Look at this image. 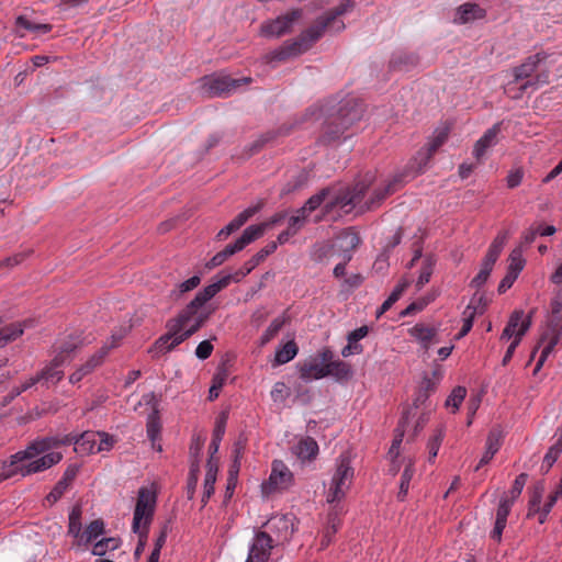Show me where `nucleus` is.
I'll use <instances>...</instances> for the list:
<instances>
[{
  "label": "nucleus",
  "mask_w": 562,
  "mask_h": 562,
  "mask_svg": "<svg viewBox=\"0 0 562 562\" xmlns=\"http://www.w3.org/2000/svg\"><path fill=\"white\" fill-rule=\"evenodd\" d=\"M229 284L231 278L222 277L217 282L198 292L195 297L176 317L167 322V333L155 341L149 352L157 357L170 352L195 334L209 317V314L201 311L203 305Z\"/></svg>",
  "instance_id": "nucleus-1"
},
{
  "label": "nucleus",
  "mask_w": 562,
  "mask_h": 562,
  "mask_svg": "<svg viewBox=\"0 0 562 562\" xmlns=\"http://www.w3.org/2000/svg\"><path fill=\"white\" fill-rule=\"evenodd\" d=\"M60 442L55 438L40 437L31 441L24 450L0 461V483L16 474L29 476L59 463L63 454L54 451V446Z\"/></svg>",
  "instance_id": "nucleus-2"
},
{
  "label": "nucleus",
  "mask_w": 562,
  "mask_h": 562,
  "mask_svg": "<svg viewBox=\"0 0 562 562\" xmlns=\"http://www.w3.org/2000/svg\"><path fill=\"white\" fill-rule=\"evenodd\" d=\"M353 7L355 2L352 0H342L337 7L319 16L307 30L302 32L296 40L285 42L280 49L274 52L273 59L285 60L305 53L327 29H331L335 32L344 30L345 24L341 20H338V18L350 12Z\"/></svg>",
  "instance_id": "nucleus-3"
},
{
  "label": "nucleus",
  "mask_w": 562,
  "mask_h": 562,
  "mask_svg": "<svg viewBox=\"0 0 562 562\" xmlns=\"http://www.w3.org/2000/svg\"><path fill=\"white\" fill-rule=\"evenodd\" d=\"M362 114L361 105L355 100H348L337 109L335 106L315 104L306 111V115L315 117V120L325 115L319 140L326 145L339 140L347 130L361 120Z\"/></svg>",
  "instance_id": "nucleus-4"
},
{
  "label": "nucleus",
  "mask_w": 562,
  "mask_h": 562,
  "mask_svg": "<svg viewBox=\"0 0 562 562\" xmlns=\"http://www.w3.org/2000/svg\"><path fill=\"white\" fill-rule=\"evenodd\" d=\"M547 58L548 55L546 53H537L527 57L521 65L514 68V82L518 83L521 80H526L519 87L521 92L528 89L536 90L549 83V69H541V65Z\"/></svg>",
  "instance_id": "nucleus-5"
},
{
  "label": "nucleus",
  "mask_w": 562,
  "mask_h": 562,
  "mask_svg": "<svg viewBox=\"0 0 562 562\" xmlns=\"http://www.w3.org/2000/svg\"><path fill=\"white\" fill-rule=\"evenodd\" d=\"M355 477L349 454L342 453L336 461V470L333 474L326 501L329 504L340 503L349 491Z\"/></svg>",
  "instance_id": "nucleus-6"
},
{
  "label": "nucleus",
  "mask_w": 562,
  "mask_h": 562,
  "mask_svg": "<svg viewBox=\"0 0 562 562\" xmlns=\"http://www.w3.org/2000/svg\"><path fill=\"white\" fill-rule=\"evenodd\" d=\"M295 516L293 514H281L270 517L263 528L272 543L283 546L289 542L296 530Z\"/></svg>",
  "instance_id": "nucleus-7"
},
{
  "label": "nucleus",
  "mask_w": 562,
  "mask_h": 562,
  "mask_svg": "<svg viewBox=\"0 0 562 562\" xmlns=\"http://www.w3.org/2000/svg\"><path fill=\"white\" fill-rule=\"evenodd\" d=\"M562 338V321L555 318H550L548 325L543 333L541 334L538 346L535 348L532 356L536 353L537 349L540 346H543L541 355L538 359V362L535 368V373H537L541 367L543 366L547 358L553 352L555 346L560 342Z\"/></svg>",
  "instance_id": "nucleus-8"
},
{
  "label": "nucleus",
  "mask_w": 562,
  "mask_h": 562,
  "mask_svg": "<svg viewBox=\"0 0 562 562\" xmlns=\"http://www.w3.org/2000/svg\"><path fill=\"white\" fill-rule=\"evenodd\" d=\"M156 504V495L146 487H142L134 510L132 529L139 530V527H149Z\"/></svg>",
  "instance_id": "nucleus-9"
},
{
  "label": "nucleus",
  "mask_w": 562,
  "mask_h": 562,
  "mask_svg": "<svg viewBox=\"0 0 562 562\" xmlns=\"http://www.w3.org/2000/svg\"><path fill=\"white\" fill-rule=\"evenodd\" d=\"M45 438H55L63 442L54 446V449L59 448L61 446H68L74 443L75 451L81 454H91L98 453V431H85L81 435H55V436H46Z\"/></svg>",
  "instance_id": "nucleus-10"
},
{
  "label": "nucleus",
  "mask_w": 562,
  "mask_h": 562,
  "mask_svg": "<svg viewBox=\"0 0 562 562\" xmlns=\"http://www.w3.org/2000/svg\"><path fill=\"white\" fill-rule=\"evenodd\" d=\"M251 78L244 77L234 79L229 76L206 77L203 82V90L209 97H228L241 85L249 83Z\"/></svg>",
  "instance_id": "nucleus-11"
},
{
  "label": "nucleus",
  "mask_w": 562,
  "mask_h": 562,
  "mask_svg": "<svg viewBox=\"0 0 562 562\" xmlns=\"http://www.w3.org/2000/svg\"><path fill=\"white\" fill-rule=\"evenodd\" d=\"M293 481V474L283 461L272 462L271 473L267 482L262 484V492L269 495L276 491L288 488Z\"/></svg>",
  "instance_id": "nucleus-12"
},
{
  "label": "nucleus",
  "mask_w": 562,
  "mask_h": 562,
  "mask_svg": "<svg viewBox=\"0 0 562 562\" xmlns=\"http://www.w3.org/2000/svg\"><path fill=\"white\" fill-rule=\"evenodd\" d=\"M274 547L277 546L272 543L266 531L256 530L249 542L248 555L245 562H269Z\"/></svg>",
  "instance_id": "nucleus-13"
},
{
  "label": "nucleus",
  "mask_w": 562,
  "mask_h": 562,
  "mask_svg": "<svg viewBox=\"0 0 562 562\" xmlns=\"http://www.w3.org/2000/svg\"><path fill=\"white\" fill-rule=\"evenodd\" d=\"M367 189L368 184L363 182L356 183L352 189L337 194L330 202H328L326 204V210L329 211L333 207L339 206L345 210V212H349L353 206L361 202Z\"/></svg>",
  "instance_id": "nucleus-14"
},
{
  "label": "nucleus",
  "mask_w": 562,
  "mask_h": 562,
  "mask_svg": "<svg viewBox=\"0 0 562 562\" xmlns=\"http://www.w3.org/2000/svg\"><path fill=\"white\" fill-rule=\"evenodd\" d=\"M255 229H245L243 235L234 243L227 245L222 251L217 252L212 257V259L206 263V268L213 269L215 267L224 263L231 256L236 252L243 250L247 245L254 241Z\"/></svg>",
  "instance_id": "nucleus-15"
},
{
  "label": "nucleus",
  "mask_w": 562,
  "mask_h": 562,
  "mask_svg": "<svg viewBox=\"0 0 562 562\" xmlns=\"http://www.w3.org/2000/svg\"><path fill=\"white\" fill-rule=\"evenodd\" d=\"M300 10H293L273 21L267 22L261 26V32L266 36H282L291 31L292 25L301 18Z\"/></svg>",
  "instance_id": "nucleus-16"
},
{
  "label": "nucleus",
  "mask_w": 562,
  "mask_h": 562,
  "mask_svg": "<svg viewBox=\"0 0 562 562\" xmlns=\"http://www.w3.org/2000/svg\"><path fill=\"white\" fill-rule=\"evenodd\" d=\"M112 346L103 345L97 352H94L85 363L79 366L70 375L69 382L76 384L80 382L86 375L92 373L103 362L105 357L109 355Z\"/></svg>",
  "instance_id": "nucleus-17"
},
{
  "label": "nucleus",
  "mask_w": 562,
  "mask_h": 562,
  "mask_svg": "<svg viewBox=\"0 0 562 562\" xmlns=\"http://www.w3.org/2000/svg\"><path fill=\"white\" fill-rule=\"evenodd\" d=\"M277 249V241L268 243L263 248H261L257 254H255L249 260H247L244 266L237 270L234 274H227L226 277L231 278L232 281H240L247 274H249L260 262H262L269 255L273 254Z\"/></svg>",
  "instance_id": "nucleus-18"
},
{
  "label": "nucleus",
  "mask_w": 562,
  "mask_h": 562,
  "mask_svg": "<svg viewBox=\"0 0 562 562\" xmlns=\"http://www.w3.org/2000/svg\"><path fill=\"white\" fill-rule=\"evenodd\" d=\"M79 467L76 464H70L65 470L61 479L56 483L50 493L46 496L45 501L49 505H54L61 496L68 491L71 486L74 480L78 475Z\"/></svg>",
  "instance_id": "nucleus-19"
},
{
  "label": "nucleus",
  "mask_w": 562,
  "mask_h": 562,
  "mask_svg": "<svg viewBox=\"0 0 562 562\" xmlns=\"http://www.w3.org/2000/svg\"><path fill=\"white\" fill-rule=\"evenodd\" d=\"M82 346V340L79 336H69L67 339L58 342L54 347L55 362L67 363L71 361L74 353Z\"/></svg>",
  "instance_id": "nucleus-20"
},
{
  "label": "nucleus",
  "mask_w": 562,
  "mask_h": 562,
  "mask_svg": "<svg viewBox=\"0 0 562 562\" xmlns=\"http://www.w3.org/2000/svg\"><path fill=\"white\" fill-rule=\"evenodd\" d=\"M409 335L416 339L425 350H428L431 345L439 342L437 328L423 323L415 324L409 328Z\"/></svg>",
  "instance_id": "nucleus-21"
},
{
  "label": "nucleus",
  "mask_w": 562,
  "mask_h": 562,
  "mask_svg": "<svg viewBox=\"0 0 562 562\" xmlns=\"http://www.w3.org/2000/svg\"><path fill=\"white\" fill-rule=\"evenodd\" d=\"M499 132L501 124H494L483 134V136L480 139L476 140L473 148V155L477 160H481L484 157L488 148L497 144V135Z\"/></svg>",
  "instance_id": "nucleus-22"
},
{
  "label": "nucleus",
  "mask_w": 562,
  "mask_h": 562,
  "mask_svg": "<svg viewBox=\"0 0 562 562\" xmlns=\"http://www.w3.org/2000/svg\"><path fill=\"white\" fill-rule=\"evenodd\" d=\"M485 10L476 3H464L457 9L453 21L456 23L465 24L475 20L485 18Z\"/></svg>",
  "instance_id": "nucleus-23"
},
{
  "label": "nucleus",
  "mask_w": 562,
  "mask_h": 562,
  "mask_svg": "<svg viewBox=\"0 0 562 562\" xmlns=\"http://www.w3.org/2000/svg\"><path fill=\"white\" fill-rule=\"evenodd\" d=\"M449 136V127H439L434 132V135L425 150H420L419 155L424 156V165H427L429 159L435 155L440 146H442Z\"/></svg>",
  "instance_id": "nucleus-24"
},
{
  "label": "nucleus",
  "mask_w": 562,
  "mask_h": 562,
  "mask_svg": "<svg viewBox=\"0 0 562 562\" xmlns=\"http://www.w3.org/2000/svg\"><path fill=\"white\" fill-rule=\"evenodd\" d=\"M300 376L305 381L318 380L326 376V368L318 359H311L300 364Z\"/></svg>",
  "instance_id": "nucleus-25"
},
{
  "label": "nucleus",
  "mask_w": 562,
  "mask_h": 562,
  "mask_svg": "<svg viewBox=\"0 0 562 562\" xmlns=\"http://www.w3.org/2000/svg\"><path fill=\"white\" fill-rule=\"evenodd\" d=\"M217 460L211 456V458L207 461L206 464V473L204 479V491L202 495V503L203 505H206L211 496L214 494V485L216 482V475H217Z\"/></svg>",
  "instance_id": "nucleus-26"
},
{
  "label": "nucleus",
  "mask_w": 562,
  "mask_h": 562,
  "mask_svg": "<svg viewBox=\"0 0 562 562\" xmlns=\"http://www.w3.org/2000/svg\"><path fill=\"white\" fill-rule=\"evenodd\" d=\"M33 325V321H24L23 323H12L0 328V348L8 342L15 340L24 331V328Z\"/></svg>",
  "instance_id": "nucleus-27"
},
{
  "label": "nucleus",
  "mask_w": 562,
  "mask_h": 562,
  "mask_svg": "<svg viewBox=\"0 0 562 562\" xmlns=\"http://www.w3.org/2000/svg\"><path fill=\"white\" fill-rule=\"evenodd\" d=\"M418 63L416 54L411 52L400 50L393 54L390 60V67L395 70H408Z\"/></svg>",
  "instance_id": "nucleus-28"
},
{
  "label": "nucleus",
  "mask_w": 562,
  "mask_h": 562,
  "mask_svg": "<svg viewBox=\"0 0 562 562\" xmlns=\"http://www.w3.org/2000/svg\"><path fill=\"white\" fill-rule=\"evenodd\" d=\"M499 448H501V434L498 431L492 430L486 440V450H485L484 454L482 456L475 470H479L481 467L487 464L493 459L495 453L499 450Z\"/></svg>",
  "instance_id": "nucleus-29"
},
{
  "label": "nucleus",
  "mask_w": 562,
  "mask_h": 562,
  "mask_svg": "<svg viewBox=\"0 0 562 562\" xmlns=\"http://www.w3.org/2000/svg\"><path fill=\"white\" fill-rule=\"evenodd\" d=\"M295 453L302 460H313L318 453V445L314 438L305 437L299 441Z\"/></svg>",
  "instance_id": "nucleus-30"
},
{
  "label": "nucleus",
  "mask_w": 562,
  "mask_h": 562,
  "mask_svg": "<svg viewBox=\"0 0 562 562\" xmlns=\"http://www.w3.org/2000/svg\"><path fill=\"white\" fill-rule=\"evenodd\" d=\"M64 367V363H56L55 357L50 360L48 364H46L41 372H38L36 375L40 379V381L45 382H58L64 376V371L61 368Z\"/></svg>",
  "instance_id": "nucleus-31"
},
{
  "label": "nucleus",
  "mask_w": 562,
  "mask_h": 562,
  "mask_svg": "<svg viewBox=\"0 0 562 562\" xmlns=\"http://www.w3.org/2000/svg\"><path fill=\"white\" fill-rule=\"evenodd\" d=\"M326 376H334L337 381L347 380L351 375L350 366L342 360H334L325 364Z\"/></svg>",
  "instance_id": "nucleus-32"
},
{
  "label": "nucleus",
  "mask_w": 562,
  "mask_h": 562,
  "mask_svg": "<svg viewBox=\"0 0 562 562\" xmlns=\"http://www.w3.org/2000/svg\"><path fill=\"white\" fill-rule=\"evenodd\" d=\"M401 181L402 179L396 177L392 181H390L384 188L375 189L373 196L368 202L367 209H373L374 206L379 205L386 196L394 193L397 190V187Z\"/></svg>",
  "instance_id": "nucleus-33"
},
{
  "label": "nucleus",
  "mask_w": 562,
  "mask_h": 562,
  "mask_svg": "<svg viewBox=\"0 0 562 562\" xmlns=\"http://www.w3.org/2000/svg\"><path fill=\"white\" fill-rule=\"evenodd\" d=\"M299 352V347L294 340H289L276 351L273 366H281L290 362Z\"/></svg>",
  "instance_id": "nucleus-34"
},
{
  "label": "nucleus",
  "mask_w": 562,
  "mask_h": 562,
  "mask_svg": "<svg viewBox=\"0 0 562 562\" xmlns=\"http://www.w3.org/2000/svg\"><path fill=\"white\" fill-rule=\"evenodd\" d=\"M528 317L531 318V313L528 316H524L522 311H515L506 327L504 328L501 339H510L514 335H517V331L520 329L522 322H525Z\"/></svg>",
  "instance_id": "nucleus-35"
},
{
  "label": "nucleus",
  "mask_w": 562,
  "mask_h": 562,
  "mask_svg": "<svg viewBox=\"0 0 562 562\" xmlns=\"http://www.w3.org/2000/svg\"><path fill=\"white\" fill-rule=\"evenodd\" d=\"M104 531V522L101 519H95L91 521L85 531L81 533L80 539L78 540V546H86L89 542L95 540Z\"/></svg>",
  "instance_id": "nucleus-36"
},
{
  "label": "nucleus",
  "mask_w": 562,
  "mask_h": 562,
  "mask_svg": "<svg viewBox=\"0 0 562 562\" xmlns=\"http://www.w3.org/2000/svg\"><path fill=\"white\" fill-rule=\"evenodd\" d=\"M18 31H27L36 34H46L52 30V25L44 23H35L24 15L16 18L15 22Z\"/></svg>",
  "instance_id": "nucleus-37"
},
{
  "label": "nucleus",
  "mask_w": 562,
  "mask_h": 562,
  "mask_svg": "<svg viewBox=\"0 0 562 562\" xmlns=\"http://www.w3.org/2000/svg\"><path fill=\"white\" fill-rule=\"evenodd\" d=\"M286 212H279L271 216L267 222H263L258 225L248 226L246 229H255L252 235L254 240H256L259 237H261L268 228L282 223L286 218Z\"/></svg>",
  "instance_id": "nucleus-38"
},
{
  "label": "nucleus",
  "mask_w": 562,
  "mask_h": 562,
  "mask_svg": "<svg viewBox=\"0 0 562 562\" xmlns=\"http://www.w3.org/2000/svg\"><path fill=\"white\" fill-rule=\"evenodd\" d=\"M81 515L82 509L80 505H75L69 513L68 533L76 538L78 541L81 536Z\"/></svg>",
  "instance_id": "nucleus-39"
},
{
  "label": "nucleus",
  "mask_w": 562,
  "mask_h": 562,
  "mask_svg": "<svg viewBox=\"0 0 562 562\" xmlns=\"http://www.w3.org/2000/svg\"><path fill=\"white\" fill-rule=\"evenodd\" d=\"M436 265V260L432 256L428 255L424 258L423 265L420 268L419 277L416 281V288L420 290L425 284H427L430 280V277L434 272V268Z\"/></svg>",
  "instance_id": "nucleus-40"
},
{
  "label": "nucleus",
  "mask_w": 562,
  "mask_h": 562,
  "mask_svg": "<svg viewBox=\"0 0 562 562\" xmlns=\"http://www.w3.org/2000/svg\"><path fill=\"white\" fill-rule=\"evenodd\" d=\"M530 326H531V322H530V317H528L525 322H522L521 327L517 331L515 339L508 346V348L505 352V356L503 358V361H502L503 366H506L512 360L514 352H515L516 348L518 347V345L520 344L522 336L527 333V330L529 329Z\"/></svg>",
  "instance_id": "nucleus-41"
},
{
  "label": "nucleus",
  "mask_w": 562,
  "mask_h": 562,
  "mask_svg": "<svg viewBox=\"0 0 562 562\" xmlns=\"http://www.w3.org/2000/svg\"><path fill=\"white\" fill-rule=\"evenodd\" d=\"M338 240L340 241L339 247L344 249L345 251H352L355 250L359 244H360V237L359 235L353 232L352 229H346L344 231L339 237Z\"/></svg>",
  "instance_id": "nucleus-42"
},
{
  "label": "nucleus",
  "mask_w": 562,
  "mask_h": 562,
  "mask_svg": "<svg viewBox=\"0 0 562 562\" xmlns=\"http://www.w3.org/2000/svg\"><path fill=\"white\" fill-rule=\"evenodd\" d=\"M226 420H227V415L225 413H222L216 422V425H215V428L213 431L212 442L209 448L212 451V453H215L218 450L220 442L225 434Z\"/></svg>",
  "instance_id": "nucleus-43"
},
{
  "label": "nucleus",
  "mask_w": 562,
  "mask_h": 562,
  "mask_svg": "<svg viewBox=\"0 0 562 562\" xmlns=\"http://www.w3.org/2000/svg\"><path fill=\"white\" fill-rule=\"evenodd\" d=\"M261 209V204H258L256 206H250L239 213L233 221H231L226 226L228 227V231H232L233 233L240 228L251 216H254L259 210Z\"/></svg>",
  "instance_id": "nucleus-44"
},
{
  "label": "nucleus",
  "mask_w": 562,
  "mask_h": 562,
  "mask_svg": "<svg viewBox=\"0 0 562 562\" xmlns=\"http://www.w3.org/2000/svg\"><path fill=\"white\" fill-rule=\"evenodd\" d=\"M286 319L288 318H286L285 315H282V316H279V317L274 318L270 323L268 328L265 330V333L262 334V336H261V345H266L269 341H271L278 335V333L281 330V328L284 326Z\"/></svg>",
  "instance_id": "nucleus-45"
},
{
  "label": "nucleus",
  "mask_w": 562,
  "mask_h": 562,
  "mask_svg": "<svg viewBox=\"0 0 562 562\" xmlns=\"http://www.w3.org/2000/svg\"><path fill=\"white\" fill-rule=\"evenodd\" d=\"M521 247L515 248L509 255V266L507 272L518 277L525 267Z\"/></svg>",
  "instance_id": "nucleus-46"
},
{
  "label": "nucleus",
  "mask_w": 562,
  "mask_h": 562,
  "mask_svg": "<svg viewBox=\"0 0 562 562\" xmlns=\"http://www.w3.org/2000/svg\"><path fill=\"white\" fill-rule=\"evenodd\" d=\"M415 473L414 463L409 461L401 475V482H400V492H398V498L401 501L404 499L406 496L408 490H409V483L412 481V477Z\"/></svg>",
  "instance_id": "nucleus-47"
},
{
  "label": "nucleus",
  "mask_w": 562,
  "mask_h": 562,
  "mask_svg": "<svg viewBox=\"0 0 562 562\" xmlns=\"http://www.w3.org/2000/svg\"><path fill=\"white\" fill-rule=\"evenodd\" d=\"M119 546H120L119 539H116V538H104V539H101L100 541H98L97 543H94V546L92 548V554L93 555L102 557L108 551H112V550L117 549Z\"/></svg>",
  "instance_id": "nucleus-48"
},
{
  "label": "nucleus",
  "mask_w": 562,
  "mask_h": 562,
  "mask_svg": "<svg viewBox=\"0 0 562 562\" xmlns=\"http://www.w3.org/2000/svg\"><path fill=\"white\" fill-rule=\"evenodd\" d=\"M161 430V424L159 420V417L154 413L148 416L147 425H146V432L149 440L153 442V446H155L157 439L160 436Z\"/></svg>",
  "instance_id": "nucleus-49"
},
{
  "label": "nucleus",
  "mask_w": 562,
  "mask_h": 562,
  "mask_svg": "<svg viewBox=\"0 0 562 562\" xmlns=\"http://www.w3.org/2000/svg\"><path fill=\"white\" fill-rule=\"evenodd\" d=\"M467 395V389L463 386H456L451 394L446 400V406L452 407V412H457L462 404L464 397Z\"/></svg>",
  "instance_id": "nucleus-50"
},
{
  "label": "nucleus",
  "mask_w": 562,
  "mask_h": 562,
  "mask_svg": "<svg viewBox=\"0 0 562 562\" xmlns=\"http://www.w3.org/2000/svg\"><path fill=\"white\" fill-rule=\"evenodd\" d=\"M476 310L472 306V304H469L464 312H463V325L460 331L457 335V339H460L464 337L472 328L473 321L475 317Z\"/></svg>",
  "instance_id": "nucleus-51"
},
{
  "label": "nucleus",
  "mask_w": 562,
  "mask_h": 562,
  "mask_svg": "<svg viewBox=\"0 0 562 562\" xmlns=\"http://www.w3.org/2000/svg\"><path fill=\"white\" fill-rule=\"evenodd\" d=\"M333 251V246L327 243H321L314 245L311 258L316 262H323L325 259H327Z\"/></svg>",
  "instance_id": "nucleus-52"
},
{
  "label": "nucleus",
  "mask_w": 562,
  "mask_h": 562,
  "mask_svg": "<svg viewBox=\"0 0 562 562\" xmlns=\"http://www.w3.org/2000/svg\"><path fill=\"white\" fill-rule=\"evenodd\" d=\"M543 492H544V486L542 483H539L535 486V490H533L532 495L529 501L528 516L535 515L536 512L540 510V504H541Z\"/></svg>",
  "instance_id": "nucleus-53"
},
{
  "label": "nucleus",
  "mask_w": 562,
  "mask_h": 562,
  "mask_svg": "<svg viewBox=\"0 0 562 562\" xmlns=\"http://www.w3.org/2000/svg\"><path fill=\"white\" fill-rule=\"evenodd\" d=\"M443 440V431L438 429L436 434L429 439L427 448L429 454V461L432 462L437 457L441 442Z\"/></svg>",
  "instance_id": "nucleus-54"
},
{
  "label": "nucleus",
  "mask_w": 562,
  "mask_h": 562,
  "mask_svg": "<svg viewBox=\"0 0 562 562\" xmlns=\"http://www.w3.org/2000/svg\"><path fill=\"white\" fill-rule=\"evenodd\" d=\"M434 387H435V385L430 380L426 379L423 382L422 390H419L418 394L416 395V397L414 400L415 408L419 407L427 401L429 393L434 391Z\"/></svg>",
  "instance_id": "nucleus-55"
},
{
  "label": "nucleus",
  "mask_w": 562,
  "mask_h": 562,
  "mask_svg": "<svg viewBox=\"0 0 562 562\" xmlns=\"http://www.w3.org/2000/svg\"><path fill=\"white\" fill-rule=\"evenodd\" d=\"M201 282L200 277L193 276L190 279L186 280L184 282H181L178 285V289L173 291V296L178 299L181 294L189 292L193 289H195Z\"/></svg>",
  "instance_id": "nucleus-56"
},
{
  "label": "nucleus",
  "mask_w": 562,
  "mask_h": 562,
  "mask_svg": "<svg viewBox=\"0 0 562 562\" xmlns=\"http://www.w3.org/2000/svg\"><path fill=\"white\" fill-rule=\"evenodd\" d=\"M329 194L328 189H323L317 194L312 195L305 203L304 206L311 213L315 211L321 204L325 201L326 196Z\"/></svg>",
  "instance_id": "nucleus-57"
},
{
  "label": "nucleus",
  "mask_w": 562,
  "mask_h": 562,
  "mask_svg": "<svg viewBox=\"0 0 562 562\" xmlns=\"http://www.w3.org/2000/svg\"><path fill=\"white\" fill-rule=\"evenodd\" d=\"M411 413H412V409H408L407 412L404 413V415L395 430V436L392 441V446L401 447V443H402L403 437H404V432H405V425L408 423V417H409Z\"/></svg>",
  "instance_id": "nucleus-58"
},
{
  "label": "nucleus",
  "mask_w": 562,
  "mask_h": 562,
  "mask_svg": "<svg viewBox=\"0 0 562 562\" xmlns=\"http://www.w3.org/2000/svg\"><path fill=\"white\" fill-rule=\"evenodd\" d=\"M98 452L110 451L114 447V443L116 442L114 436H111L108 432L98 431Z\"/></svg>",
  "instance_id": "nucleus-59"
},
{
  "label": "nucleus",
  "mask_w": 562,
  "mask_h": 562,
  "mask_svg": "<svg viewBox=\"0 0 562 562\" xmlns=\"http://www.w3.org/2000/svg\"><path fill=\"white\" fill-rule=\"evenodd\" d=\"M334 504L335 505L328 514V525L334 526V532H337L340 527V516L344 514V508L339 505V503Z\"/></svg>",
  "instance_id": "nucleus-60"
},
{
  "label": "nucleus",
  "mask_w": 562,
  "mask_h": 562,
  "mask_svg": "<svg viewBox=\"0 0 562 562\" xmlns=\"http://www.w3.org/2000/svg\"><path fill=\"white\" fill-rule=\"evenodd\" d=\"M513 504V499H509V497H503L496 512V519L507 521Z\"/></svg>",
  "instance_id": "nucleus-61"
},
{
  "label": "nucleus",
  "mask_w": 562,
  "mask_h": 562,
  "mask_svg": "<svg viewBox=\"0 0 562 562\" xmlns=\"http://www.w3.org/2000/svg\"><path fill=\"white\" fill-rule=\"evenodd\" d=\"M492 270H493V268L482 263V267H481L479 273L472 279L471 285L476 289L481 288L488 279Z\"/></svg>",
  "instance_id": "nucleus-62"
},
{
  "label": "nucleus",
  "mask_w": 562,
  "mask_h": 562,
  "mask_svg": "<svg viewBox=\"0 0 562 562\" xmlns=\"http://www.w3.org/2000/svg\"><path fill=\"white\" fill-rule=\"evenodd\" d=\"M527 477L528 476L526 473H521L515 479L514 484L510 490V498L509 499H513V502H514L521 494L524 486L527 482Z\"/></svg>",
  "instance_id": "nucleus-63"
},
{
  "label": "nucleus",
  "mask_w": 562,
  "mask_h": 562,
  "mask_svg": "<svg viewBox=\"0 0 562 562\" xmlns=\"http://www.w3.org/2000/svg\"><path fill=\"white\" fill-rule=\"evenodd\" d=\"M212 351L213 345L211 344V341L203 340L198 345L195 349V356L201 360H205L212 355Z\"/></svg>",
  "instance_id": "nucleus-64"
}]
</instances>
